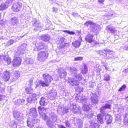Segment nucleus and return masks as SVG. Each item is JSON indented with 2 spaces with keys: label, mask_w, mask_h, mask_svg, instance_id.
<instances>
[{
  "label": "nucleus",
  "mask_w": 128,
  "mask_h": 128,
  "mask_svg": "<svg viewBox=\"0 0 128 128\" xmlns=\"http://www.w3.org/2000/svg\"><path fill=\"white\" fill-rule=\"evenodd\" d=\"M68 82L71 86H78L77 87H76L75 89L77 91L80 92L82 91L83 88L81 86H79L78 85L80 82L74 78H69L68 79Z\"/></svg>",
  "instance_id": "obj_1"
},
{
  "label": "nucleus",
  "mask_w": 128,
  "mask_h": 128,
  "mask_svg": "<svg viewBox=\"0 0 128 128\" xmlns=\"http://www.w3.org/2000/svg\"><path fill=\"white\" fill-rule=\"evenodd\" d=\"M43 76L44 81H40L39 82V84H41L42 86H47L48 85L49 83L52 80V78L48 74H44Z\"/></svg>",
  "instance_id": "obj_2"
},
{
  "label": "nucleus",
  "mask_w": 128,
  "mask_h": 128,
  "mask_svg": "<svg viewBox=\"0 0 128 128\" xmlns=\"http://www.w3.org/2000/svg\"><path fill=\"white\" fill-rule=\"evenodd\" d=\"M110 106L109 104H106L104 106L102 107L100 109V111L102 114H100L98 115L97 116V121L100 122L101 124L103 123V119L102 118L104 117V115L105 114L104 112V110L106 108H109Z\"/></svg>",
  "instance_id": "obj_3"
},
{
  "label": "nucleus",
  "mask_w": 128,
  "mask_h": 128,
  "mask_svg": "<svg viewBox=\"0 0 128 128\" xmlns=\"http://www.w3.org/2000/svg\"><path fill=\"white\" fill-rule=\"evenodd\" d=\"M84 24L87 26H90L92 31L94 32L95 33H97L98 31L100 29L99 25L96 24L92 22L88 21L85 23Z\"/></svg>",
  "instance_id": "obj_4"
},
{
  "label": "nucleus",
  "mask_w": 128,
  "mask_h": 128,
  "mask_svg": "<svg viewBox=\"0 0 128 128\" xmlns=\"http://www.w3.org/2000/svg\"><path fill=\"white\" fill-rule=\"evenodd\" d=\"M50 117L47 120L46 124L48 127L52 128L54 127L53 123L56 121V115L54 113L50 114Z\"/></svg>",
  "instance_id": "obj_5"
},
{
  "label": "nucleus",
  "mask_w": 128,
  "mask_h": 128,
  "mask_svg": "<svg viewBox=\"0 0 128 128\" xmlns=\"http://www.w3.org/2000/svg\"><path fill=\"white\" fill-rule=\"evenodd\" d=\"M48 56V54L47 51H41L38 54L37 59L39 61L43 62Z\"/></svg>",
  "instance_id": "obj_6"
},
{
  "label": "nucleus",
  "mask_w": 128,
  "mask_h": 128,
  "mask_svg": "<svg viewBox=\"0 0 128 128\" xmlns=\"http://www.w3.org/2000/svg\"><path fill=\"white\" fill-rule=\"evenodd\" d=\"M13 116L14 118L20 121V123L23 122L22 120L24 116L22 114L17 111H14L13 112Z\"/></svg>",
  "instance_id": "obj_7"
},
{
  "label": "nucleus",
  "mask_w": 128,
  "mask_h": 128,
  "mask_svg": "<svg viewBox=\"0 0 128 128\" xmlns=\"http://www.w3.org/2000/svg\"><path fill=\"white\" fill-rule=\"evenodd\" d=\"M76 100L77 102L82 103H84L86 102L87 100V99L81 93H80L76 96Z\"/></svg>",
  "instance_id": "obj_8"
},
{
  "label": "nucleus",
  "mask_w": 128,
  "mask_h": 128,
  "mask_svg": "<svg viewBox=\"0 0 128 128\" xmlns=\"http://www.w3.org/2000/svg\"><path fill=\"white\" fill-rule=\"evenodd\" d=\"M38 111L40 116V117L44 120H46L47 118V117L46 116V108L40 106L38 107Z\"/></svg>",
  "instance_id": "obj_9"
},
{
  "label": "nucleus",
  "mask_w": 128,
  "mask_h": 128,
  "mask_svg": "<svg viewBox=\"0 0 128 128\" xmlns=\"http://www.w3.org/2000/svg\"><path fill=\"white\" fill-rule=\"evenodd\" d=\"M22 4L20 2H15L13 3L12 9L15 12L20 11L22 7Z\"/></svg>",
  "instance_id": "obj_10"
},
{
  "label": "nucleus",
  "mask_w": 128,
  "mask_h": 128,
  "mask_svg": "<svg viewBox=\"0 0 128 128\" xmlns=\"http://www.w3.org/2000/svg\"><path fill=\"white\" fill-rule=\"evenodd\" d=\"M36 47L34 49L35 51H39L44 48L45 44L42 42L36 43L35 44Z\"/></svg>",
  "instance_id": "obj_11"
},
{
  "label": "nucleus",
  "mask_w": 128,
  "mask_h": 128,
  "mask_svg": "<svg viewBox=\"0 0 128 128\" xmlns=\"http://www.w3.org/2000/svg\"><path fill=\"white\" fill-rule=\"evenodd\" d=\"M26 44H24L18 47L17 54L20 55L24 53L25 52L26 47Z\"/></svg>",
  "instance_id": "obj_12"
},
{
  "label": "nucleus",
  "mask_w": 128,
  "mask_h": 128,
  "mask_svg": "<svg viewBox=\"0 0 128 128\" xmlns=\"http://www.w3.org/2000/svg\"><path fill=\"white\" fill-rule=\"evenodd\" d=\"M80 107L77 106L75 103L71 104L70 106V109L71 111L75 113L79 110Z\"/></svg>",
  "instance_id": "obj_13"
},
{
  "label": "nucleus",
  "mask_w": 128,
  "mask_h": 128,
  "mask_svg": "<svg viewBox=\"0 0 128 128\" xmlns=\"http://www.w3.org/2000/svg\"><path fill=\"white\" fill-rule=\"evenodd\" d=\"M22 59L20 57H16L13 60L12 63L14 66L18 67L21 64Z\"/></svg>",
  "instance_id": "obj_14"
},
{
  "label": "nucleus",
  "mask_w": 128,
  "mask_h": 128,
  "mask_svg": "<svg viewBox=\"0 0 128 128\" xmlns=\"http://www.w3.org/2000/svg\"><path fill=\"white\" fill-rule=\"evenodd\" d=\"M29 114L31 117L36 118L38 116V113L36 109L35 108H32L29 110Z\"/></svg>",
  "instance_id": "obj_15"
},
{
  "label": "nucleus",
  "mask_w": 128,
  "mask_h": 128,
  "mask_svg": "<svg viewBox=\"0 0 128 128\" xmlns=\"http://www.w3.org/2000/svg\"><path fill=\"white\" fill-rule=\"evenodd\" d=\"M57 95L56 92L54 90H52L48 93V96L49 98L51 100L54 99Z\"/></svg>",
  "instance_id": "obj_16"
},
{
  "label": "nucleus",
  "mask_w": 128,
  "mask_h": 128,
  "mask_svg": "<svg viewBox=\"0 0 128 128\" xmlns=\"http://www.w3.org/2000/svg\"><path fill=\"white\" fill-rule=\"evenodd\" d=\"M35 121V119H33L32 117H29L27 120V124L28 126L32 128L34 126V124Z\"/></svg>",
  "instance_id": "obj_17"
},
{
  "label": "nucleus",
  "mask_w": 128,
  "mask_h": 128,
  "mask_svg": "<svg viewBox=\"0 0 128 128\" xmlns=\"http://www.w3.org/2000/svg\"><path fill=\"white\" fill-rule=\"evenodd\" d=\"M91 96L92 103L94 104L97 103L98 100L96 95V94L92 93L91 94Z\"/></svg>",
  "instance_id": "obj_18"
},
{
  "label": "nucleus",
  "mask_w": 128,
  "mask_h": 128,
  "mask_svg": "<svg viewBox=\"0 0 128 128\" xmlns=\"http://www.w3.org/2000/svg\"><path fill=\"white\" fill-rule=\"evenodd\" d=\"M93 120V121H92V120H91L90 121V126L91 127H93L94 128H99V127H100V124H98L94 122L96 120V118L94 119Z\"/></svg>",
  "instance_id": "obj_19"
},
{
  "label": "nucleus",
  "mask_w": 128,
  "mask_h": 128,
  "mask_svg": "<svg viewBox=\"0 0 128 128\" xmlns=\"http://www.w3.org/2000/svg\"><path fill=\"white\" fill-rule=\"evenodd\" d=\"M9 22L11 24L15 25L18 24V20L16 17H14L11 18Z\"/></svg>",
  "instance_id": "obj_20"
},
{
  "label": "nucleus",
  "mask_w": 128,
  "mask_h": 128,
  "mask_svg": "<svg viewBox=\"0 0 128 128\" xmlns=\"http://www.w3.org/2000/svg\"><path fill=\"white\" fill-rule=\"evenodd\" d=\"M58 74L60 77L63 78L66 76L67 72L64 69L61 68L59 71Z\"/></svg>",
  "instance_id": "obj_21"
},
{
  "label": "nucleus",
  "mask_w": 128,
  "mask_h": 128,
  "mask_svg": "<svg viewBox=\"0 0 128 128\" xmlns=\"http://www.w3.org/2000/svg\"><path fill=\"white\" fill-rule=\"evenodd\" d=\"M10 73L8 71H5L4 74L3 78L6 81H8L10 78Z\"/></svg>",
  "instance_id": "obj_22"
},
{
  "label": "nucleus",
  "mask_w": 128,
  "mask_h": 128,
  "mask_svg": "<svg viewBox=\"0 0 128 128\" xmlns=\"http://www.w3.org/2000/svg\"><path fill=\"white\" fill-rule=\"evenodd\" d=\"M81 41V38H80L74 42L72 43V44L75 47L78 48L79 47L80 45Z\"/></svg>",
  "instance_id": "obj_23"
},
{
  "label": "nucleus",
  "mask_w": 128,
  "mask_h": 128,
  "mask_svg": "<svg viewBox=\"0 0 128 128\" xmlns=\"http://www.w3.org/2000/svg\"><path fill=\"white\" fill-rule=\"evenodd\" d=\"M85 40L86 42L90 43L92 42L93 40V36L91 34H88L85 38Z\"/></svg>",
  "instance_id": "obj_24"
},
{
  "label": "nucleus",
  "mask_w": 128,
  "mask_h": 128,
  "mask_svg": "<svg viewBox=\"0 0 128 128\" xmlns=\"http://www.w3.org/2000/svg\"><path fill=\"white\" fill-rule=\"evenodd\" d=\"M9 2H6L5 3H2L0 6V10H3L7 8L8 6Z\"/></svg>",
  "instance_id": "obj_25"
},
{
  "label": "nucleus",
  "mask_w": 128,
  "mask_h": 128,
  "mask_svg": "<svg viewBox=\"0 0 128 128\" xmlns=\"http://www.w3.org/2000/svg\"><path fill=\"white\" fill-rule=\"evenodd\" d=\"M24 99H20L16 100L14 102V104L16 105H20L23 104L24 102Z\"/></svg>",
  "instance_id": "obj_26"
},
{
  "label": "nucleus",
  "mask_w": 128,
  "mask_h": 128,
  "mask_svg": "<svg viewBox=\"0 0 128 128\" xmlns=\"http://www.w3.org/2000/svg\"><path fill=\"white\" fill-rule=\"evenodd\" d=\"M40 104L42 106H44L47 105L46 100L44 98H42L40 101Z\"/></svg>",
  "instance_id": "obj_27"
},
{
  "label": "nucleus",
  "mask_w": 128,
  "mask_h": 128,
  "mask_svg": "<svg viewBox=\"0 0 128 128\" xmlns=\"http://www.w3.org/2000/svg\"><path fill=\"white\" fill-rule=\"evenodd\" d=\"M106 120L108 124L111 123L112 121V117L110 115L107 114L105 116Z\"/></svg>",
  "instance_id": "obj_28"
},
{
  "label": "nucleus",
  "mask_w": 128,
  "mask_h": 128,
  "mask_svg": "<svg viewBox=\"0 0 128 128\" xmlns=\"http://www.w3.org/2000/svg\"><path fill=\"white\" fill-rule=\"evenodd\" d=\"M40 39L45 41H48L50 39V36L49 35H43L41 36Z\"/></svg>",
  "instance_id": "obj_29"
},
{
  "label": "nucleus",
  "mask_w": 128,
  "mask_h": 128,
  "mask_svg": "<svg viewBox=\"0 0 128 128\" xmlns=\"http://www.w3.org/2000/svg\"><path fill=\"white\" fill-rule=\"evenodd\" d=\"M91 107V105L87 103L84 104L83 106V109L85 111H87L89 110Z\"/></svg>",
  "instance_id": "obj_30"
},
{
  "label": "nucleus",
  "mask_w": 128,
  "mask_h": 128,
  "mask_svg": "<svg viewBox=\"0 0 128 128\" xmlns=\"http://www.w3.org/2000/svg\"><path fill=\"white\" fill-rule=\"evenodd\" d=\"M74 78L79 82V81L82 80V77L81 74H75L74 75Z\"/></svg>",
  "instance_id": "obj_31"
},
{
  "label": "nucleus",
  "mask_w": 128,
  "mask_h": 128,
  "mask_svg": "<svg viewBox=\"0 0 128 128\" xmlns=\"http://www.w3.org/2000/svg\"><path fill=\"white\" fill-rule=\"evenodd\" d=\"M81 72L82 74H86L88 72V68L86 65L85 64H84V66L82 68Z\"/></svg>",
  "instance_id": "obj_32"
},
{
  "label": "nucleus",
  "mask_w": 128,
  "mask_h": 128,
  "mask_svg": "<svg viewBox=\"0 0 128 128\" xmlns=\"http://www.w3.org/2000/svg\"><path fill=\"white\" fill-rule=\"evenodd\" d=\"M106 30L108 32H110L112 33H114L115 32L116 30L110 26H108L106 28Z\"/></svg>",
  "instance_id": "obj_33"
},
{
  "label": "nucleus",
  "mask_w": 128,
  "mask_h": 128,
  "mask_svg": "<svg viewBox=\"0 0 128 128\" xmlns=\"http://www.w3.org/2000/svg\"><path fill=\"white\" fill-rule=\"evenodd\" d=\"M4 60L8 64H10L11 62L10 58L8 56H4Z\"/></svg>",
  "instance_id": "obj_34"
},
{
  "label": "nucleus",
  "mask_w": 128,
  "mask_h": 128,
  "mask_svg": "<svg viewBox=\"0 0 128 128\" xmlns=\"http://www.w3.org/2000/svg\"><path fill=\"white\" fill-rule=\"evenodd\" d=\"M68 69H69L70 72L72 73H75L77 71V69L76 68L73 67H68Z\"/></svg>",
  "instance_id": "obj_35"
},
{
  "label": "nucleus",
  "mask_w": 128,
  "mask_h": 128,
  "mask_svg": "<svg viewBox=\"0 0 128 128\" xmlns=\"http://www.w3.org/2000/svg\"><path fill=\"white\" fill-rule=\"evenodd\" d=\"M26 91L27 94H30L33 92L32 88L30 86L27 87L26 89Z\"/></svg>",
  "instance_id": "obj_36"
},
{
  "label": "nucleus",
  "mask_w": 128,
  "mask_h": 128,
  "mask_svg": "<svg viewBox=\"0 0 128 128\" xmlns=\"http://www.w3.org/2000/svg\"><path fill=\"white\" fill-rule=\"evenodd\" d=\"M34 62V60L31 58H27L25 62L28 64H32Z\"/></svg>",
  "instance_id": "obj_37"
},
{
  "label": "nucleus",
  "mask_w": 128,
  "mask_h": 128,
  "mask_svg": "<svg viewBox=\"0 0 128 128\" xmlns=\"http://www.w3.org/2000/svg\"><path fill=\"white\" fill-rule=\"evenodd\" d=\"M76 123L77 125L78 126V127H81L82 125V122L79 119H77L76 120Z\"/></svg>",
  "instance_id": "obj_38"
},
{
  "label": "nucleus",
  "mask_w": 128,
  "mask_h": 128,
  "mask_svg": "<svg viewBox=\"0 0 128 128\" xmlns=\"http://www.w3.org/2000/svg\"><path fill=\"white\" fill-rule=\"evenodd\" d=\"M110 77L109 75L108 74H105L104 76V80L106 81H109L110 80Z\"/></svg>",
  "instance_id": "obj_39"
},
{
  "label": "nucleus",
  "mask_w": 128,
  "mask_h": 128,
  "mask_svg": "<svg viewBox=\"0 0 128 128\" xmlns=\"http://www.w3.org/2000/svg\"><path fill=\"white\" fill-rule=\"evenodd\" d=\"M114 14V12H113L112 14L110 13L109 15H106L104 16V18L106 19H109L111 18V17L113 16Z\"/></svg>",
  "instance_id": "obj_40"
},
{
  "label": "nucleus",
  "mask_w": 128,
  "mask_h": 128,
  "mask_svg": "<svg viewBox=\"0 0 128 128\" xmlns=\"http://www.w3.org/2000/svg\"><path fill=\"white\" fill-rule=\"evenodd\" d=\"M70 44L69 43H64L62 44H60L59 46L60 48H61L65 46H68Z\"/></svg>",
  "instance_id": "obj_41"
},
{
  "label": "nucleus",
  "mask_w": 128,
  "mask_h": 128,
  "mask_svg": "<svg viewBox=\"0 0 128 128\" xmlns=\"http://www.w3.org/2000/svg\"><path fill=\"white\" fill-rule=\"evenodd\" d=\"M33 100H34L32 98V95H30L28 97L27 100L28 102L30 103Z\"/></svg>",
  "instance_id": "obj_42"
},
{
  "label": "nucleus",
  "mask_w": 128,
  "mask_h": 128,
  "mask_svg": "<svg viewBox=\"0 0 128 128\" xmlns=\"http://www.w3.org/2000/svg\"><path fill=\"white\" fill-rule=\"evenodd\" d=\"M65 40V38H64L62 37L60 38L59 40V44H58L59 46L60 44H63L64 43V42Z\"/></svg>",
  "instance_id": "obj_43"
},
{
  "label": "nucleus",
  "mask_w": 128,
  "mask_h": 128,
  "mask_svg": "<svg viewBox=\"0 0 128 128\" xmlns=\"http://www.w3.org/2000/svg\"><path fill=\"white\" fill-rule=\"evenodd\" d=\"M106 52H108V54L112 56L114 55V52L110 50H104Z\"/></svg>",
  "instance_id": "obj_44"
},
{
  "label": "nucleus",
  "mask_w": 128,
  "mask_h": 128,
  "mask_svg": "<svg viewBox=\"0 0 128 128\" xmlns=\"http://www.w3.org/2000/svg\"><path fill=\"white\" fill-rule=\"evenodd\" d=\"M14 76L16 78H17L20 76L19 72L18 71H16L14 72Z\"/></svg>",
  "instance_id": "obj_45"
},
{
  "label": "nucleus",
  "mask_w": 128,
  "mask_h": 128,
  "mask_svg": "<svg viewBox=\"0 0 128 128\" xmlns=\"http://www.w3.org/2000/svg\"><path fill=\"white\" fill-rule=\"evenodd\" d=\"M14 42V41L13 40H10L8 42L7 44V45L8 46H10L13 44Z\"/></svg>",
  "instance_id": "obj_46"
},
{
  "label": "nucleus",
  "mask_w": 128,
  "mask_h": 128,
  "mask_svg": "<svg viewBox=\"0 0 128 128\" xmlns=\"http://www.w3.org/2000/svg\"><path fill=\"white\" fill-rule=\"evenodd\" d=\"M63 31L65 32H66L68 34H74L75 33L74 32H70L68 30H64Z\"/></svg>",
  "instance_id": "obj_47"
},
{
  "label": "nucleus",
  "mask_w": 128,
  "mask_h": 128,
  "mask_svg": "<svg viewBox=\"0 0 128 128\" xmlns=\"http://www.w3.org/2000/svg\"><path fill=\"white\" fill-rule=\"evenodd\" d=\"M83 59V58L81 57H78L75 58H74V60L75 61L81 60Z\"/></svg>",
  "instance_id": "obj_48"
},
{
  "label": "nucleus",
  "mask_w": 128,
  "mask_h": 128,
  "mask_svg": "<svg viewBox=\"0 0 128 128\" xmlns=\"http://www.w3.org/2000/svg\"><path fill=\"white\" fill-rule=\"evenodd\" d=\"M65 124L66 126L67 127L69 128L71 127V124H70L68 121H66L65 122Z\"/></svg>",
  "instance_id": "obj_49"
},
{
  "label": "nucleus",
  "mask_w": 128,
  "mask_h": 128,
  "mask_svg": "<svg viewBox=\"0 0 128 128\" xmlns=\"http://www.w3.org/2000/svg\"><path fill=\"white\" fill-rule=\"evenodd\" d=\"M4 56L3 55L0 56V63L2 62V60H4Z\"/></svg>",
  "instance_id": "obj_50"
},
{
  "label": "nucleus",
  "mask_w": 128,
  "mask_h": 128,
  "mask_svg": "<svg viewBox=\"0 0 128 128\" xmlns=\"http://www.w3.org/2000/svg\"><path fill=\"white\" fill-rule=\"evenodd\" d=\"M126 87V86L125 84L124 85L122 86L120 88L119 90V91H121L124 90Z\"/></svg>",
  "instance_id": "obj_51"
},
{
  "label": "nucleus",
  "mask_w": 128,
  "mask_h": 128,
  "mask_svg": "<svg viewBox=\"0 0 128 128\" xmlns=\"http://www.w3.org/2000/svg\"><path fill=\"white\" fill-rule=\"evenodd\" d=\"M99 53L100 54H101L104 55V56H106V53H104L102 51L100 50L98 51Z\"/></svg>",
  "instance_id": "obj_52"
},
{
  "label": "nucleus",
  "mask_w": 128,
  "mask_h": 128,
  "mask_svg": "<svg viewBox=\"0 0 128 128\" xmlns=\"http://www.w3.org/2000/svg\"><path fill=\"white\" fill-rule=\"evenodd\" d=\"M32 98L34 100L36 99L37 96L36 94H34L32 95Z\"/></svg>",
  "instance_id": "obj_53"
},
{
  "label": "nucleus",
  "mask_w": 128,
  "mask_h": 128,
  "mask_svg": "<svg viewBox=\"0 0 128 128\" xmlns=\"http://www.w3.org/2000/svg\"><path fill=\"white\" fill-rule=\"evenodd\" d=\"M124 124L126 125H128V118L127 119H124Z\"/></svg>",
  "instance_id": "obj_54"
},
{
  "label": "nucleus",
  "mask_w": 128,
  "mask_h": 128,
  "mask_svg": "<svg viewBox=\"0 0 128 128\" xmlns=\"http://www.w3.org/2000/svg\"><path fill=\"white\" fill-rule=\"evenodd\" d=\"M33 81V79H30L29 81V85H30V86H31L32 85Z\"/></svg>",
  "instance_id": "obj_55"
},
{
  "label": "nucleus",
  "mask_w": 128,
  "mask_h": 128,
  "mask_svg": "<svg viewBox=\"0 0 128 128\" xmlns=\"http://www.w3.org/2000/svg\"><path fill=\"white\" fill-rule=\"evenodd\" d=\"M92 113H91V114H88V117L89 118H91L92 116Z\"/></svg>",
  "instance_id": "obj_56"
},
{
  "label": "nucleus",
  "mask_w": 128,
  "mask_h": 128,
  "mask_svg": "<svg viewBox=\"0 0 128 128\" xmlns=\"http://www.w3.org/2000/svg\"><path fill=\"white\" fill-rule=\"evenodd\" d=\"M72 15L75 17L78 16V14L75 13H73L72 14Z\"/></svg>",
  "instance_id": "obj_57"
},
{
  "label": "nucleus",
  "mask_w": 128,
  "mask_h": 128,
  "mask_svg": "<svg viewBox=\"0 0 128 128\" xmlns=\"http://www.w3.org/2000/svg\"><path fill=\"white\" fill-rule=\"evenodd\" d=\"M14 124H13V126H12V127H14V128L17 127V124H16L14 122ZM13 126V125H12Z\"/></svg>",
  "instance_id": "obj_58"
},
{
  "label": "nucleus",
  "mask_w": 128,
  "mask_h": 128,
  "mask_svg": "<svg viewBox=\"0 0 128 128\" xmlns=\"http://www.w3.org/2000/svg\"><path fill=\"white\" fill-rule=\"evenodd\" d=\"M102 64L103 66H104L105 68L107 66V64L104 62H102Z\"/></svg>",
  "instance_id": "obj_59"
},
{
  "label": "nucleus",
  "mask_w": 128,
  "mask_h": 128,
  "mask_svg": "<svg viewBox=\"0 0 128 128\" xmlns=\"http://www.w3.org/2000/svg\"><path fill=\"white\" fill-rule=\"evenodd\" d=\"M4 98V96L3 95H0V100H2Z\"/></svg>",
  "instance_id": "obj_60"
},
{
  "label": "nucleus",
  "mask_w": 128,
  "mask_h": 128,
  "mask_svg": "<svg viewBox=\"0 0 128 128\" xmlns=\"http://www.w3.org/2000/svg\"><path fill=\"white\" fill-rule=\"evenodd\" d=\"M105 68L106 70H108V71H110V68H108L107 66Z\"/></svg>",
  "instance_id": "obj_61"
},
{
  "label": "nucleus",
  "mask_w": 128,
  "mask_h": 128,
  "mask_svg": "<svg viewBox=\"0 0 128 128\" xmlns=\"http://www.w3.org/2000/svg\"><path fill=\"white\" fill-rule=\"evenodd\" d=\"M128 116V114H126L125 115H124V119H126V118L127 117V116Z\"/></svg>",
  "instance_id": "obj_62"
},
{
  "label": "nucleus",
  "mask_w": 128,
  "mask_h": 128,
  "mask_svg": "<svg viewBox=\"0 0 128 128\" xmlns=\"http://www.w3.org/2000/svg\"><path fill=\"white\" fill-rule=\"evenodd\" d=\"M104 0H98V1L99 2L102 3L104 2Z\"/></svg>",
  "instance_id": "obj_63"
},
{
  "label": "nucleus",
  "mask_w": 128,
  "mask_h": 128,
  "mask_svg": "<svg viewBox=\"0 0 128 128\" xmlns=\"http://www.w3.org/2000/svg\"><path fill=\"white\" fill-rule=\"evenodd\" d=\"M50 3L52 4L54 1V0H49Z\"/></svg>",
  "instance_id": "obj_64"
}]
</instances>
